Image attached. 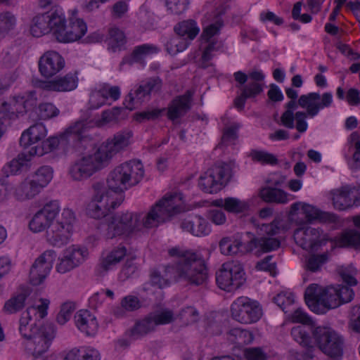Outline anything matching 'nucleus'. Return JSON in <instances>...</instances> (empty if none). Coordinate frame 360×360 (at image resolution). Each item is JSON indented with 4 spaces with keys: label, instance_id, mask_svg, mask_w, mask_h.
Returning a JSON list of instances; mask_svg holds the SVG:
<instances>
[{
    "label": "nucleus",
    "instance_id": "nucleus-1",
    "mask_svg": "<svg viewBox=\"0 0 360 360\" xmlns=\"http://www.w3.org/2000/svg\"><path fill=\"white\" fill-rule=\"evenodd\" d=\"M183 210L181 193L166 195L151 207L144 217L141 214L129 212L117 214L111 217L108 223L106 236L108 238H113L117 236L135 233L141 231L143 227H156Z\"/></svg>",
    "mask_w": 360,
    "mask_h": 360
},
{
    "label": "nucleus",
    "instance_id": "nucleus-2",
    "mask_svg": "<svg viewBox=\"0 0 360 360\" xmlns=\"http://www.w3.org/2000/svg\"><path fill=\"white\" fill-rule=\"evenodd\" d=\"M169 255L176 259L174 266H166L165 275L153 269L150 274V283L162 288L174 278L176 281H184L190 285H202L208 278V268L205 259L195 252L174 247L168 250Z\"/></svg>",
    "mask_w": 360,
    "mask_h": 360
},
{
    "label": "nucleus",
    "instance_id": "nucleus-3",
    "mask_svg": "<svg viewBox=\"0 0 360 360\" xmlns=\"http://www.w3.org/2000/svg\"><path fill=\"white\" fill-rule=\"evenodd\" d=\"M132 135L131 130L117 132L112 139L97 147L93 153L84 155L75 162L90 177L104 167L115 154L126 148Z\"/></svg>",
    "mask_w": 360,
    "mask_h": 360
},
{
    "label": "nucleus",
    "instance_id": "nucleus-4",
    "mask_svg": "<svg viewBox=\"0 0 360 360\" xmlns=\"http://www.w3.org/2000/svg\"><path fill=\"white\" fill-rule=\"evenodd\" d=\"M132 135L131 130L117 132L112 139L97 147L93 153L84 155L75 162L90 177L104 167L115 154L126 148Z\"/></svg>",
    "mask_w": 360,
    "mask_h": 360
},
{
    "label": "nucleus",
    "instance_id": "nucleus-5",
    "mask_svg": "<svg viewBox=\"0 0 360 360\" xmlns=\"http://www.w3.org/2000/svg\"><path fill=\"white\" fill-rule=\"evenodd\" d=\"M87 128L86 120H79L70 125L59 137H50L43 141L40 145L32 147L30 155L42 156L60 147L65 151L79 150L82 143L86 139L84 135Z\"/></svg>",
    "mask_w": 360,
    "mask_h": 360
},
{
    "label": "nucleus",
    "instance_id": "nucleus-6",
    "mask_svg": "<svg viewBox=\"0 0 360 360\" xmlns=\"http://www.w3.org/2000/svg\"><path fill=\"white\" fill-rule=\"evenodd\" d=\"M336 286L322 288L317 284H311L304 292L306 304L311 311L323 314L329 309L341 305Z\"/></svg>",
    "mask_w": 360,
    "mask_h": 360
},
{
    "label": "nucleus",
    "instance_id": "nucleus-7",
    "mask_svg": "<svg viewBox=\"0 0 360 360\" xmlns=\"http://www.w3.org/2000/svg\"><path fill=\"white\" fill-rule=\"evenodd\" d=\"M313 337L316 345L324 354L335 360L342 357L344 341L337 333L318 327L313 331Z\"/></svg>",
    "mask_w": 360,
    "mask_h": 360
},
{
    "label": "nucleus",
    "instance_id": "nucleus-8",
    "mask_svg": "<svg viewBox=\"0 0 360 360\" xmlns=\"http://www.w3.org/2000/svg\"><path fill=\"white\" fill-rule=\"evenodd\" d=\"M231 176V169L226 163L215 165L199 179V186L207 193H216L229 182Z\"/></svg>",
    "mask_w": 360,
    "mask_h": 360
},
{
    "label": "nucleus",
    "instance_id": "nucleus-9",
    "mask_svg": "<svg viewBox=\"0 0 360 360\" xmlns=\"http://www.w3.org/2000/svg\"><path fill=\"white\" fill-rule=\"evenodd\" d=\"M244 275L243 268L240 263L228 262L217 271L216 281L221 289L231 292L242 285L245 281Z\"/></svg>",
    "mask_w": 360,
    "mask_h": 360
},
{
    "label": "nucleus",
    "instance_id": "nucleus-10",
    "mask_svg": "<svg viewBox=\"0 0 360 360\" xmlns=\"http://www.w3.org/2000/svg\"><path fill=\"white\" fill-rule=\"evenodd\" d=\"M231 311L233 319L244 324L256 323L262 316L259 303L248 297L237 298L231 304Z\"/></svg>",
    "mask_w": 360,
    "mask_h": 360
},
{
    "label": "nucleus",
    "instance_id": "nucleus-11",
    "mask_svg": "<svg viewBox=\"0 0 360 360\" xmlns=\"http://www.w3.org/2000/svg\"><path fill=\"white\" fill-rule=\"evenodd\" d=\"M54 337L55 329L52 324L41 326L27 344V348L34 357H39L48 350Z\"/></svg>",
    "mask_w": 360,
    "mask_h": 360
},
{
    "label": "nucleus",
    "instance_id": "nucleus-12",
    "mask_svg": "<svg viewBox=\"0 0 360 360\" xmlns=\"http://www.w3.org/2000/svg\"><path fill=\"white\" fill-rule=\"evenodd\" d=\"M56 257L53 250H46L35 260L30 271V281L33 285H38L44 281Z\"/></svg>",
    "mask_w": 360,
    "mask_h": 360
},
{
    "label": "nucleus",
    "instance_id": "nucleus-13",
    "mask_svg": "<svg viewBox=\"0 0 360 360\" xmlns=\"http://www.w3.org/2000/svg\"><path fill=\"white\" fill-rule=\"evenodd\" d=\"M295 243L304 250L317 251L319 248L325 243L321 238V231L318 229L307 226L300 228L293 234Z\"/></svg>",
    "mask_w": 360,
    "mask_h": 360
},
{
    "label": "nucleus",
    "instance_id": "nucleus-14",
    "mask_svg": "<svg viewBox=\"0 0 360 360\" xmlns=\"http://www.w3.org/2000/svg\"><path fill=\"white\" fill-rule=\"evenodd\" d=\"M193 101V91H186L181 96H177L168 104L167 117L173 122L179 120L191 110Z\"/></svg>",
    "mask_w": 360,
    "mask_h": 360
},
{
    "label": "nucleus",
    "instance_id": "nucleus-15",
    "mask_svg": "<svg viewBox=\"0 0 360 360\" xmlns=\"http://www.w3.org/2000/svg\"><path fill=\"white\" fill-rule=\"evenodd\" d=\"M65 66L63 58L56 51H48L39 59V70L44 77H51Z\"/></svg>",
    "mask_w": 360,
    "mask_h": 360
},
{
    "label": "nucleus",
    "instance_id": "nucleus-16",
    "mask_svg": "<svg viewBox=\"0 0 360 360\" xmlns=\"http://www.w3.org/2000/svg\"><path fill=\"white\" fill-rule=\"evenodd\" d=\"M86 25L82 19L70 18L63 33L58 32V41L69 43L77 41L86 34Z\"/></svg>",
    "mask_w": 360,
    "mask_h": 360
},
{
    "label": "nucleus",
    "instance_id": "nucleus-17",
    "mask_svg": "<svg viewBox=\"0 0 360 360\" xmlns=\"http://www.w3.org/2000/svg\"><path fill=\"white\" fill-rule=\"evenodd\" d=\"M91 188L93 190L92 200L100 203L106 202L107 205H110L112 209H115L117 205H120L123 198L121 195L118 198L114 200L113 195L116 194L115 192L109 189L103 182H94Z\"/></svg>",
    "mask_w": 360,
    "mask_h": 360
},
{
    "label": "nucleus",
    "instance_id": "nucleus-18",
    "mask_svg": "<svg viewBox=\"0 0 360 360\" xmlns=\"http://www.w3.org/2000/svg\"><path fill=\"white\" fill-rule=\"evenodd\" d=\"M72 232V229L60 224L53 223L46 231V240L53 246L61 247L68 242Z\"/></svg>",
    "mask_w": 360,
    "mask_h": 360
},
{
    "label": "nucleus",
    "instance_id": "nucleus-19",
    "mask_svg": "<svg viewBox=\"0 0 360 360\" xmlns=\"http://www.w3.org/2000/svg\"><path fill=\"white\" fill-rule=\"evenodd\" d=\"M107 184L110 190L117 194H120L130 187L122 164L116 167L109 174Z\"/></svg>",
    "mask_w": 360,
    "mask_h": 360
},
{
    "label": "nucleus",
    "instance_id": "nucleus-20",
    "mask_svg": "<svg viewBox=\"0 0 360 360\" xmlns=\"http://www.w3.org/2000/svg\"><path fill=\"white\" fill-rule=\"evenodd\" d=\"M181 228L195 236H206L210 233L208 222L200 216L182 220Z\"/></svg>",
    "mask_w": 360,
    "mask_h": 360
},
{
    "label": "nucleus",
    "instance_id": "nucleus-21",
    "mask_svg": "<svg viewBox=\"0 0 360 360\" xmlns=\"http://www.w3.org/2000/svg\"><path fill=\"white\" fill-rule=\"evenodd\" d=\"M160 48L151 44H143L135 46L131 54L123 58L121 64L132 65L134 63H143L146 56L158 53Z\"/></svg>",
    "mask_w": 360,
    "mask_h": 360
},
{
    "label": "nucleus",
    "instance_id": "nucleus-22",
    "mask_svg": "<svg viewBox=\"0 0 360 360\" xmlns=\"http://www.w3.org/2000/svg\"><path fill=\"white\" fill-rule=\"evenodd\" d=\"M77 328L87 335L96 333L98 329V323L96 317L88 310H80L75 316Z\"/></svg>",
    "mask_w": 360,
    "mask_h": 360
},
{
    "label": "nucleus",
    "instance_id": "nucleus-23",
    "mask_svg": "<svg viewBox=\"0 0 360 360\" xmlns=\"http://www.w3.org/2000/svg\"><path fill=\"white\" fill-rule=\"evenodd\" d=\"M46 136V129L44 125L42 123H36L22 134L20 143L22 146L27 148L41 141Z\"/></svg>",
    "mask_w": 360,
    "mask_h": 360
},
{
    "label": "nucleus",
    "instance_id": "nucleus-24",
    "mask_svg": "<svg viewBox=\"0 0 360 360\" xmlns=\"http://www.w3.org/2000/svg\"><path fill=\"white\" fill-rule=\"evenodd\" d=\"M212 205L224 208L226 212L234 214L243 213L247 211L249 207L245 201L232 197L214 200L212 202Z\"/></svg>",
    "mask_w": 360,
    "mask_h": 360
},
{
    "label": "nucleus",
    "instance_id": "nucleus-25",
    "mask_svg": "<svg viewBox=\"0 0 360 360\" xmlns=\"http://www.w3.org/2000/svg\"><path fill=\"white\" fill-rule=\"evenodd\" d=\"M50 18L51 32L58 41V32L62 34L65 30L66 20L63 9L60 7H56L55 9L51 8L48 11Z\"/></svg>",
    "mask_w": 360,
    "mask_h": 360
},
{
    "label": "nucleus",
    "instance_id": "nucleus-26",
    "mask_svg": "<svg viewBox=\"0 0 360 360\" xmlns=\"http://www.w3.org/2000/svg\"><path fill=\"white\" fill-rule=\"evenodd\" d=\"M259 196L266 202L285 204L288 202V194L285 191L271 186L262 188Z\"/></svg>",
    "mask_w": 360,
    "mask_h": 360
},
{
    "label": "nucleus",
    "instance_id": "nucleus-27",
    "mask_svg": "<svg viewBox=\"0 0 360 360\" xmlns=\"http://www.w3.org/2000/svg\"><path fill=\"white\" fill-rule=\"evenodd\" d=\"M330 254L324 252L321 254H308L304 257V269L307 271L315 273L320 271L322 266L329 260Z\"/></svg>",
    "mask_w": 360,
    "mask_h": 360
},
{
    "label": "nucleus",
    "instance_id": "nucleus-28",
    "mask_svg": "<svg viewBox=\"0 0 360 360\" xmlns=\"http://www.w3.org/2000/svg\"><path fill=\"white\" fill-rule=\"evenodd\" d=\"M281 246V241L272 237H257L250 241V248L257 250V252H269L277 250Z\"/></svg>",
    "mask_w": 360,
    "mask_h": 360
},
{
    "label": "nucleus",
    "instance_id": "nucleus-29",
    "mask_svg": "<svg viewBox=\"0 0 360 360\" xmlns=\"http://www.w3.org/2000/svg\"><path fill=\"white\" fill-rule=\"evenodd\" d=\"M129 186L136 185L143 179L144 169L140 161L132 160L122 164Z\"/></svg>",
    "mask_w": 360,
    "mask_h": 360
},
{
    "label": "nucleus",
    "instance_id": "nucleus-30",
    "mask_svg": "<svg viewBox=\"0 0 360 360\" xmlns=\"http://www.w3.org/2000/svg\"><path fill=\"white\" fill-rule=\"evenodd\" d=\"M330 198L333 207L338 210H346L350 208L351 199L347 196V185L331 190L329 192Z\"/></svg>",
    "mask_w": 360,
    "mask_h": 360
},
{
    "label": "nucleus",
    "instance_id": "nucleus-31",
    "mask_svg": "<svg viewBox=\"0 0 360 360\" xmlns=\"http://www.w3.org/2000/svg\"><path fill=\"white\" fill-rule=\"evenodd\" d=\"M50 18L46 12L34 16L32 21L30 32L33 37H40L51 32Z\"/></svg>",
    "mask_w": 360,
    "mask_h": 360
},
{
    "label": "nucleus",
    "instance_id": "nucleus-32",
    "mask_svg": "<svg viewBox=\"0 0 360 360\" xmlns=\"http://www.w3.org/2000/svg\"><path fill=\"white\" fill-rule=\"evenodd\" d=\"M41 188L32 180H25L15 189V194L18 200L33 198L39 193Z\"/></svg>",
    "mask_w": 360,
    "mask_h": 360
},
{
    "label": "nucleus",
    "instance_id": "nucleus-33",
    "mask_svg": "<svg viewBox=\"0 0 360 360\" xmlns=\"http://www.w3.org/2000/svg\"><path fill=\"white\" fill-rule=\"evenodd\" d=\"M174 30L176 34L185 37L189 42L194 39L200 32L196 22L193 20H184L178 23L174 26Z\"/></svg>",
    "mask_w": 360,
    "mask_h": 360
},
{
    "label": "nucleus",
    "instance_id": "nucleus-34",
    "mask_svg": "<svg viewBox=\"0 0 360 360\" xmlns=\"http://www.w3.org/2000/svg\"><path fill=\"white\" fill-rule=\"evenodd\" d=\"M354 225L360 229V216L354 217ZM339 243L341 246H350L360 248V231L349 230L345 232L340 238Z\"/></svg>",
    "mask_w": 360,
    "mask_h": 360
},
{
    "label": "nucleus",
    "instance_id": "nucleus-35",
    "mask_svg": "<svg viewBox=\"0 0 360 360\" xmlns=\"http://www.w3.org/2000/svg\"><path fill=\"white\" fill-rule=\"evenodd\" d=\"M320 95L318 93H310L307 95L300 96L298 100V105L302 108H306L307 113L310 116L316 115L319 109Z\"/></svg>",
    "mask_w": 360,
    "mask_h": 360
},
{
    "label": "nucleus",
    "instance_id": "nucleus-36",
    "mask_svg": "<svg viewBox=\"0 0 360 360\" xmlns=\"http://www.w3.org/2000/svg\"><path fill=\"white\" fill-rule=\"evenodd\" d=\"M108 48L116 52L122 50L126 44L124 33L117 27H111L108 30Z\"/></svg>",
    "mask_w": 360,
    "mask_h": 360
},
{
    "label": "nucleus",
    "instance_id": "nucleus-37",
    "mask_svg": "<svg viewBox=\"0 0 360 360\" xmlns=\"http://www.w3.org/2000/svg\"><path fill=\"white\" fill-rule=\"evenodd\" d=\"M155 328V323L153 322L150 314H148L143 319L136 322L134 327L130 330V336L137 338L153 331Z\"/></svg>",
    "mask_w": 360,
    "mask_h": 360
},
{
    "label": "nucleus",
    "instance_id": "nucleus-38",
    "mask_svg": "<svg viewBox=\"0 0 360 360\" xmlns=\"http://www.w3.org/2000/svg\"><path fill=\"white\" fill-rule=\"evenodd\" d=\"M127 249L125 247H117L110 252L108 255L104 257L100 265L104 271H108L112 266L119 263L126 255Z\"/></svg>",
    "mask_w": 360,
    "mask_h": 360
},
{
    "label": "nucleus",
    "instance_id": "nucleus-39",
    "mask_svg": "<svg viewBox=\"0 0 360 360\" xmlns=\"http://www.w3.org/2000/svg\"><path fill=\"white\" fill-rule=\"evenodd\" d=\"M189 44V41L185 37L176 34L167 41L165 46L169 54L175 56L186 49Z\"/></svg>",
    "mask_w": 360,
    "mask_h": 360
},
{
    "label": "nucleus",
    "instance_id": "nucleus-40",
    "mask_svg": "<svg viewBox=\"0 0 360 360\" xmlns=\"http://www.w3.org/2000/svg\"><path fill=\"white\" fill-rule=\"evenodd\" d=\"M52 84L57 90H75L78 85L77 72H69L64 77L53 79Z\"/></svg>",
    "mask_w": 360,
    "mask_h": 360
},
{
    "label": "nucleus",
    "instance_id": "nucleus-41",
    "mask_svg": "<svg viewBox=\"0 0 360 360\" xmlns=\"http://www.w3.org/2000/svg\"><path fill=\"white\" fill-rule=\"evenodd\" d=\"M110 205H107L106 202L100 203L91 199L88 204L86 212L91 218L100 219L107 216L110 212Z\"/></svg>",
    "mask_w": 360,
    "mask_h": 360
},
{
    "label": "nucleus",
    "instance_id": "nucleus-42",
    "mask_svg": "<svg viewBox=\"0 0 360 360\" xmlns=\"http://www.w3.org/2000/svg\"><path fill=\"white\" fill-rule=\"evenodd\" d=\"M52 222V221L39 210L33 217L29 226L30 229L33 232H41L46 229H49L51 227Z\"/></svg>",
    "mask_w": 360,
    "mask_h": 360
},
{
    "label": "nucleus",
    "instance_id": "nucleus-43",
    "mask_svg": "<svg viewBox=\"0 0 360 360\" xmlns=\"http://www.w3.org/2000/svg\"><path fill=\"white\" fill-rule=\"evenodd\" d=\"M53 169L49 166L39 167L32 176V180L42 189L51 180Z\"/></svg>",
    "mask_w": 360,
    "mask_h": 360
},
{
    "label": "nucleus",
    "instance_id": "nucleus-44",
    "mask_svg": "<svg viewBox=\"0 0 360 360\" xmlns=\"http://www.w3.org/2000/svg\"><path fill=\"white\" fill-rule=\"evenodd\" d=\"M37 98L35 96V92L34 91H28L27 93L26 98L24 96H14L13 98L12 103H7L4 102L2 103L1 106L3 108L6 107V105H13L15 106L16 105H20L23 107V108H31L37 105Z\"/></svg>",
    "mask_w": 360,
    "mask_h": 360
},
{
    "label": "nucleus",
    "instance_id": "nucleus-45",
    "mask_svg": "<svg viewBox=\"0 0 360 360\" xmlns=\"http://www.w3.org/2000/svg\"><path fill=\"white\" fill-rule=\"evenodd\" d=\"M126 110L122 108H113L110 110H105L102 112L101 119L104 123L119 122L127 118Z\"/></svg>",
    "mask_w": 360,
    "mask_h": 360
},
{
    "label": "nucleus",
    "instance_id": "nucleus-46",
    "mask_svg": "<svg viewBox=\"0 0 360 360\" xmlns=\"http://www.w3.org/2000/svg\"><path fill=\"white\" fill-rule=\"evenodd\" d=\"M27 295L25 292L20 293L17 296L11 297L4 305V311L8 314L15 313L22 309L25 306V302Z\"/></svg>",
    "mask_w": 360,
    "mask_h": 360
},
{
    "label": "nucleus",
    "instance_id": "nucleus-47",
    "mask_svg": "<svg viewBox=\"0 0 360 360\" xmlns=\"http://www.w3.org/2000/svg\"><path fill=\"white\" fill-rule=\"evenodd\" d=\"M150 91H130L125 98L124 104L126 108L132 110L136 105H140L145 96H149Z\"/></svg>",
    "mask_w": 360,
    "mask_h": 360
},
{
    "label": "nucleus",
    "instance_id": "nucleus-48",
    "mask_svg": "<svg viewBox=\"0 0 360 360\" xmlns=\"http://www.w3.org/2000/svg\"><path fill=\"white\" fill-rule=\"evenodd\" d=\"M250 156L253 161L258 162L262 165H276L278 160L277 158L269 153L262 150H252Z\"/></svg>",
    "mask_w": 360,
    "mask_h": 360
},
{
    "label": "nucleus",
    "instance_id": "nucleus-49",
    "mask_svg": "<svg viewBox=\"0 0 360 360\" xmlns=\"http://www.w3.org/2000/svg\"><path fill=\"white\" fill-rule=\"evenodd\" d=\"M155 327L158 325L168 324L174 321V313L170 309H163L160 311H156L149 314Z\"/></svg>",
    "mask_w": 360,
    "mask_h": 360
},
{
    "label": "nucleus",
    "instance_id": "nucleus-50",
    "mask_svg": "<svg viewBox=\"0 0 360 360\" xmlns=\"http://www.w3.org/2000/svg\"><path fill=\"white\" fill-rule=\"evenodd\" d=\"M265 77L264 74L262 70H252L248 73V79L252 81L251 86L247 90H263L266 89L267 86L263 82Z\"/></svg>",
    "mask_w": 360,
    "mask_h": 360
},
{
    "label": "nucleus",
    "instance_id": "nucleus-51",
    "mask_svg": "<svg viewBox=\"0 0 360 360\" xmlns=\"http://www.w3.org/2000/svg\"><path fill=\"white\" fill-rule=\"evenodd\" d=\"M165 108L153 109L152 110H146L136 112L133 115V119L138 123H143L149 120H154L158 118Z\"/></svg>",
    "mask_w": 360,
    "mask_h": 360
},
{
    "label": "nucleus",
    "instance_id": "nucleus-52",
    "mask_svg": "<svg viewBox=\"0 0 360 360\" xmlns=\"http://www.w3.org/2000/svg\"><path fill=\"white\" fill-rule=\"evenodd\" d=\"M189 0H166L167 10L171 14L180 15L188 8Z\"/></svg>",
    "mask_w": 360,
    "mask_h": 360
},
{
    "label": "nucleus",
    "instance_id": "nucleus-53",
    "mask_svg": "<svg viewBox=\"0 0 360 360\" xmlns=\"http://www.w3.org/2000/svg\"><path fill=\"white\" fill-rule=\"evenodd\" d=\"M230 335L235 337L232 341L238 345L248 344L252 340V333L247 330L234 328L230 331Z\"/></svg>",
    "mask_w": 360,
    "mask_h": 360
},
{
    "label": "nucleus",
    "instance_id": "nucleus-54",
    "mask_svg": "<svg viewBox=\"0 0 360 360\" xmlns=\"http://www.w3.org/2000/svg\"><path fill=\"white\" fill-rule=\"evenodd\" d=\"M16 23V18L10 12L0 13V32H8L12 30Z\"/></svg>",
    "mask_w": 360,
    "mask_h": 360
},
{
    "label": "nucleus",
    "instance_id": "nucleus-55",
    "mask_svg": "<svg viewBox=\"0 0 360 360\" xmlns=\"http://www.w3.org/2000/svg\"><path fill=\"white\" fill-rule=\"evenodd\" d=\"M75 309V304L72 302H66L63 304L59 313L57 315L56 321L58 323L63 325L70 318L72 313Z\"/></svg>",
    "mask_w": 360,
    "mask_h": 360
},
{
    "label": "nucleus",
    "instance_id": "nucleus-56",
    "mask_svg": "<svg viewBox=\"0 0 360 360\" xmlns=\"http://www.w3.org/2000/svg\"><path fill=\"white\" fill-rule=\"evenodd\" d=\"M30 161V158L25 154H20L16 158L13 159L8 163V167L10 169L11 174H15L22 169L24 166L27 165V162Z\"/></svg>",
    "mask_w": 360,
    "mask_h": 360
},
{
    "label": "nucleus",
    "instance_id": "nucleus-57",
    "mask_svg": "<svg viewBox=\"0 0 360 360\" xmlns=\"http://www.w3.org/2000/svg\"><path fill=\"white\" fill-rule=\"evenodd\" d=\"M75 214L72 210L65 208L55 223L72 229V223L75 221Z\"/></svg>",
    "mask_w": 360,
    "mask_h": 360
},
{
    "label": "nucleus",
    "instance_id": "nucleus-58",
    "mask_svg": "<svg viewBox=\"0 0 360 360\" xmlns=\"http://www.w3.org/2000/svg\"><path fill=\"white\" fill-rule=\"evenodd\" d=\"M39 115L41 119L46 120L56 117L59 110L50 103H42L39 105Z\"/></svg>",
    "mask_w": 360,
    "mask_h": 360
},
{
    "label": "nucleus",
    "instance_id": "nucleus-59",
    "mask_svg": "<svg viewBox=\"0 0 360 360\" xmlns=\"http://www.w3.org/2000/svg\"><path fill=\"white\" fill-rule=\"evenodd\" d=\"M162 81L159 77H153L143 80L137 90H160Z\"/></svg>",
    "mask_w": 360,
    "mask_h": 360
},
{
    "label": "nucleus",
    "instance_id": "nucleus-60",
    "mask_svg": "<svg viewBox=\"0 0 360 360\" xmlns=\"http://www.w3.org/2000/svg\"><path fill=\"white\" fill-rule=\"evenodd\" d=\"M223 21L220 19L217 20L214 22L210 24L204 28L202 34V37H203L207 41L210 40V39L217 34L220 30V29L223 27Z\"/></svg>",
    "mask_w": 360,
    "mask_h": 360
},
{
    "label": "nucleus",
    "instance_id": "nucleus-61",
    "mask_svg": "<svg viewBox=\"0 0 360 360\" xmlns=\"http://www.w3.org/2000/svg\"><path fill=\"white\" fill-rule=\"evenodd\" d=\"M274 302L285 313V309L293 304L294 300L291 293L281 292L273 299Z\"/></svg>",
    "mask_w": 360,
    "mask_h": 360
},
{
    "label": "nucleus",
    "instance_id": "nucleus-62",
    "mask_svg": "<svg viewBox=\"0 0 360 360\" xmlns=\"http://www.w3.org/2000/svg\"><path fill=\"white\" fill-rule=\"evenodd\" d=\"M122 307L129 311L137 310L141 307V303L139 299L134 295L124 297L121 301Z\"/></svg>",
    "mask_w": 360,
    "mask_h": 360
},
{
    "label": "nucleus",
    "instance_id": "nucleus-63",
    "mask_svg": "<svg viewBox=\"0 0 360 360\" xmlns=\"http://www.w3.org/2000/svg\"><path fill=\"white\" fill-rule=\"evenodd\" d=\"M244 356L248 360H266V353L260 347H250L244 350Z\"/></svg>",
    "mask_w": 360,
    "mask_h": 360
},
{
    "label": "nucleus",
    "instance_id": "nucleus-64",
    "mask_svg": "<svg viewBox=\"0 0 360 360\" xmlns=\"http://www.w3.org/2000/svg\"><path fill=\"white\" fill-rule=\"evenodd\" d=\"M349 326L352 330L360 333V305L352 307Z\"/></svg>",
    "mask_w": 360,
    "mask_h": 360
}]
</instances>
